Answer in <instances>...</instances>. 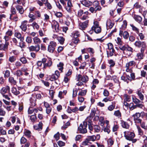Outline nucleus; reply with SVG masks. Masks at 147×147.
Masks as SVG:
<instances>
[{
  "label": "nucleus",
  "mask_w": 147,
  "mask_h": 147,
  "mask_svg": "<svg viewBox=\"0 0 147 147\" xmlns=\"http://www.w3.org/2000/svg\"><path fill=\"white\" fill-rule=\"evenodd\" d=\"M124 137L125 138L131 141L132 142L135 143L136 141V140L134 139L135 136L134 134L132 132L125 131L124 132Z\"/></svg>",
  "instance_id": "f257e3e1"
},
{
  "label": "nucleus",
  "mask_w": 147,
  "mask_h": 147,
  "mask_svg": "<svg viewBox=\"0 0 147 147\" xmlns=\"http://www.w3.org/2000/svg\"><path fill=\"white\" fill-rule=\"evenodd\" d=\"M134 44L136 47L139 48L142 47L141 51L142 52H143L144 51L146 47V44L145 42H142L139 40H138L136 41Z\"/></svg>",
  "instance_id": "f03ea898"
},
{
  "label": "nucleus",
  "mask_w": 147,
  "mask_h": 147,
  "mask_svg": "<svg viewBox=\"0 0 147 147\" xmlns=\"http://www.w3.org/2000/svg\"><path fill=\"white\" fill-rule=\"evenodd\" d=\"M144 115V112H142L140 113H136L135 114L133 115L132 117H133L135 123H141V121H142V120L140 119L139 118L140 117L141 115L142 116Z\"/></svg>",
  "instance_id": "7ed1b4c3"
},
{
  "label": "nucleus",
  "mask_w": 147,
  "mask_h": 147,
  "mask_svg": "<svg viewBox=\"0 0 147 147\" xmlns=\"http://www.w3.org/2000/svg\"><path fill=\"white\" fill-rule=\"evenodd\" d=\"M108 48L107 49V53L108 57H111L113 55L114 53L115 50L113 48V45L111 43L107 44Z\"/></svg>",
  "instance_id": "20e7f679"
},
{
  "label": "nucleus",
  "mask_w": 147,
  "mask_h": 147,
  "mask_svg": "<svg viewBox=\"0 0 147 147\" xmlns=\"http://www.w3.org/2000/svg\"><path fill=\"white\" fill-rule=\"evenodd\" d=\"M87 123L86 122H83V124L80 125L78 128V130L81 133L85 134L87 132L86 127H87Z\"/></svg>",
  "instance_id": "39448f33"
},
{
  "label": "nucleus",
  "mask_w": 147,
  "mask_h": 147,
  "mask_svg": "<svg viewBox=\"0 0 147 147\" xmlns=\"http://www.w3.org/2000/svg\"><path fill=\"white\" fill-rule=\"evenodd\" d=\"M91 29L96 33H100L101 30L100 27L99 26V22L97 21L94 22V26L92 27Z\"/></svg>",
  "instance_id": "423d86ee"
},
{
  "label": "nucleus",
  "mask_w": 147,
  "mask_h": 147,
  "mask_svg": "<svg viewBox=\"0 0 147 147\" xmlns=\"http://www.w3.org/2000/svg\"><path fill=\"white\" fill-rule=\"evenodd\" d=\"M56 45L57 44L56 42L53 41L50 42L48 46V51L51 53H53L55 49V47Z\"/></svg>",
  "instance_id": "0eeeda50"
},
{
  "label": "nucleus",
  "mask_w": 147,
  "mask_h": 147,
  "mask_svg": "<svg viewBox=\"0 0 147 147\" xmlns=\"http://www.w3.org/2000/svg\"><path fill=\"white\" fill-rule=\"evenodd\" d=\"M76 79L78 81H82V82L86 83L88 80V78L86 76H82L81 74H78L76 76Z\"/></svg>",
  "instance_id": "6e6552de"
},
{
  "label": "nucleus",
  "mask_w": 147,
  "mask_h": 147,
  "mask_svg": "<svg viewBox=\"0 0 147 147\" xmlns=\"http://www.w3.org/2000/svg\"><path fill=\"white\" fill-rule=\"evenodd\" d=\"M100 136L99 135H97L96 136L93 135L89 136L87 138V140L89 141H92L94 142L95 140H98L99 139Z\"/></svg>",
  "instance_id": "1a4fd4ad"
},
{
  "label": "nucleus",
  "mask_w": 147,
  "mask_h": 147,
  "mask_svg": "<svg viewBox=\"0 0 147 147\" xmlns=\"http://www.w3.org/2000/svg\"><path fill=\"white\" fill-rule=\"evenodd\" d=\"M52 26L53 29H55V30L56 32H59V25L58 22L55 20L52 21Z\"/></svg>",
  "instance_id": "9d476101"
},
{
  "label": "nucleus",
  "mask_w": 147,
  "mask_h": 147,
  "mask_svg": "<svg viewBox=\"0 0 147 147\" xmlns=\"http://www.w3.org/2000/svg\"><path fill=\"white\" fill-rule=\"evenodd\" d=\"M88 23V20H86L83 22L80 23L79 24V28L82 30H85L87 27Z\"/></svg>",
  "instance_id": "9b49d317"
},
{
  "label": "nucleus",
  "mask_w": 147,
  "mask_h": 147,
  "mask_svg": "<svg viewBox=\"0 0 147 147\" xmlns=\"http://www.w3.org/2000/svg\"><path fill=\"white\" fill-rule=\"evenodd\" d=\"M120 49L123 51L127 50L131 52H132L133 50L132 48L127 45H125L123 46L120 47Z\"/></svg>",
  "instance_id": "f8f14e48"
},
{
  "label": "nucleus",
  "mask_w": 147,
  "mask_h": 147,
  "mask_svg": "<svg viewBox=\"0 0 147 147\" xmlns=\"http://www.w3.org/2000/svg\"><path fill=\"white\" fill-rule=\"evenodd\" d=\"M29 49L30 51H35L37 52L40 49V47L39 45H37L35 46H31L29 47Z\"/></svg>",
  "instance_id": "ddd939ff"
},
{
  "label": "nucleus",
  "mask_w": 147,
  "mask_h": 147,
  "mask_svg": "<svg viewBox=\"0 0 147 147\" xmlns=\"http://www.w3.org/2000/svg\"><path fill=\"white\" fill-rule=\"evenodd\" d=\"M119 35L121 36H123V38L126 39H127L129 36V34L127 32L125 31L123 32V31L121 30L119 31Z\"/></svg>",
  "instance_id": "4468645a"
},
{
  "label": "nucleus",
  "mask_w": 147,
  "mask_h": 147,
  "mask_svg": "<svg viewBox=\"0 0 147 147\" xmlns=\"http://www.w3.org/2000/svg\"><path fill=\"white\" fill-rule=\"evenodd\" d=\"M52 65V62L51 61V59L50 58H49L48 59V60H47V62L44 64L43 68L44 69H46L47 67H49L51 66Z\"/></svg>",
  "instance_id": "2eb2a0df"
},
{
  "label": "nucleus",
  "mask_w": 147,
  "mask_h": 147,
  "mask_svg": "<svg viewBox=\"0 0 147 147\" xmlns=\"http://www.w3.org/2000/svg\"><path fill=\"white\" fill-rule=\"evenodd\" d=\"M10 88L9 86H7L5 87H3L0 91L1 93L2 94H4L6 93L7 92H9Z\"/></svg>",
  "instance_id": "dca6fc26"
},
{
  "label": "nucleus",
  "mask_w": 147,
  "mask_h": 147,
  "mask_svg": "<svg viewBox=\"0 0 147 147\" xmlns=\"http://www.w3.org/2000/svg\"><path fill=\"white\" fill-rule=\"evenodd\" d=\"M27 21L24 20L22 22L21 25L20 26V27L22 30L24 32H25L27 29Z\"/></svg>",
  "instance_id": "f3484780"
},
{
  "label": "nucleus",
  "mask_w": 147,
  "mask_h": 147,
  "mask_svg": "<svg viewBox=\"0 0 147 147\" xmlns=\"http://www.w3.org/2000/svg\"><path fill=\"white\" fill-rule=\"evenodd\" d=\"M9 45V42H5V44H1L0 45V50L5 51L7 49Z\"/></svg>",
  "instance_id": "a211bd4d"
},
{
  "label": "nucleus",
  "mask_w": 147,
  "mask_h": 147,
  "mask_svg": "<svg viewBox=\"0 0 147 147\" xmlns=\"http://www.w3.org/2000/svg\"><path fill=\"white\" fill-rule=\"evenodd\" d=\"M17 11H18L20 14H23L24 12V10L22 6L17 5L15 6Z\"/></svg>",
  "instance_id": "6ab92c4d"
},
{
  "label": "nucleus",
  "mask_w": 147,
  "mask_h": 147,
  "mask_svg": "<svg viewBox=\"0 0 147 147\" xmlns=\"http://www.w3.org/2000/svg\"><path fill=\"white\" fill-rule=\"evenodd\" d=\"M114 25L113 22L110 19H108L107 23L106 26L107 27H109V28H111Z\"/></svg>",
  "instance_id": "aec40b11"
},
{
  "label": "nucleus",
  "mask_w": 147,
  "mask_h": 147,
  "mask_svg": "<svg viewBox=\"0 0 147 147\" xmlns=\"http://www.w3.org/2000/svg\"><path fill=\"white\" fill-rule=\"evenodd\" d=\"M14 36L18 39H19L20 41H23L24 40V38L22 36L21 34L19 32H16L15 33Z\"/></svg>",
  "instance_id": "412c9836"
},
{
  "label": "nucleus",
  "mask_w": 147,
  "mask_h": 147,
  "mask_svg": "<svg viewBox=\"0 0 147 147\" xmlns=\"http://www.w3.org/2000/svg\"><path fill=\"white\" fill-rule=\"evenodd\" d=\"M81 3L83 5L86 7H88L92 4V3L89 1H81Z\"/></svg>",
  "instance_id": "4be33fe9"
},
{
  "label": "nucleus",
  "mask_w": 147,
  "mask_h": 147,
  "mask_svg": "<svg viewBox=\"0 0 147 147\" xmlns=\"http://www.w3.org/2000/svg\"><path fill=\"white\" fill-rule=\"evenodd\" d=\"M42 123L41 122H40L38 125H34V127L35 129L40 131L42 129Z\"/></svg>",
  "instance_id": "5701e85b"
},
{
  "label": "nucleus",
  "mask_w": 147,
  "mask_h": 147,
  "mask_svg": "<svg viewBox=\"0 0 147 147\" xmlns=\"http://www.w3.org/2000/svg\"><path fill=\"white\" fill-rule=\"evenodd\" d=\"M142 92L141 90H138L137 91V94L140 100H143L144 99V96L142 94Z\"/></svg>",
  "instance_id": "b1692460"
},
{
  "label": "nucleus",
  "mask_w": 147,
  "mask_h": 147,
  "mask_svg": "<svg viewBox=\"0 0 147 147\" xmlns=\"http://www.w3.org/2000/svg\"><path fill=\"white\" fill-rule=\"evenodd\" d=\"M136 62H135V61H132L127 63L126 64L125 66H127V67H130L133 66H134Z\"/></svg>",
  "instance_id": "393cba45"
},
{
  "label": "nucleus",
  "mask_w": 147,
  "mask_h": 147,
  "mask_svg": "<svg viewBox=\"0 0 147 147\" xmlns=\"http://www.w3.org/2000/svg\"><path fill=\"white\" fill-rule=\"evenodd\" d=\"M28 17L30 18L29 20L30 22H32L34 20L36 19L35 16L32 14L29 13L28 15Z\"/></svg>",
  "instance_id": "a878e982"
},
{
  "label": "nucleus",
  "mask_w": 147,
  "mask_h": 147,
  "mask_svg": "<svg viewBox=\"0 0 147 147\" xmlns=\"http://www.w3.org/2000/svg\"><path fill=\"white\" fill-rule=\"evenodd\" d=\"M24 133V135L28 138H30L31 137V132L28 130H25Z\"/></svg>",
  "instance_id": "bb28decb"
},
{
  "label": "nucleus",
  "mask_w": 147,
  "mask_h": 147,
  "mask_svg": "<svg viewBox=\"0 0 147 147\" xmlns=\"http://www.w3.org/2000/svg\"><path fill=\"white\" fill-rule=\"evenodd\" d=\"M140 123L141 127L145 129H147V125L146 123L144 121H141V122L140 123Z\"/></svg>",
  "instance_id": "cd10ccee"
},
{
  "label": "nucleus",
  "mask_w": 147,
  "mask_h": 147,
  "mask_svg": "<svg viewBox=\"0 0 147 147\" xmlns=\"http://www.w3.org/2000/svg\"><path fill=\"white\" fill-rule=\"evenodd\" d=\"M134 18L135 20L139 23L141 22L142 20V18L139 16L134 15Z\"/></svg>",
  "instance_id": "c85d7f7f"
},
{
  "label": "nucleus",
  "mask_w": 147,
  "mask_h": 147,
  "mask_svg": "<svg viewBox=\"0 0 147 147\" xmlns=\"http://www.w3.org/2000/svg\"><path fill=\"white\" fill-rule=\"evenodd\" d=\"M130 26L131 27L133 31L135 32L137 34H139V29L137 27H136L133 24H130Z\"/></svg>",
  "instance_id": "c756f323"
},
{
  "label": "nucleus",
  "mask_w": 147,
  "mask_h": 147,
  "mask_svg": "<svg viewBox=\"0 0 147 147\" xmlns=\"http://www.w3.org/2000/svg\"><path fill=\"white\" fill-rule=\"evenodd\" d=\"M116 42L118 45H119V48L120 49V47L121 46H123V42L121 40V39L117 37V40H116Z\"/></svg>",
  "instance_id": "7c9ffc66"
},
{
  "label": "nucleus",
  "mask_w": 147,
  "mask_h": 147,
  "mask_svg": "<svg viewBox=\"0 0 147 147\" xmlns=\"http://www.w3.org/2000/svg\"><path fill=\"white\" fill-rule=\"evenodd\" d=\"M11 91L12 93L15 95H18L20 93V92L17 90L16 88L14 87L12 88Z\"/></svg>",
  "instance_id": "2f4dec72"
},
{
  "label": "nucleus",
  "mask_w": 147,
  "mask_h": 147,
  "mask_svg": "<svg viewBox=\"0 0 147 147\" xmlns=\"http://www.w3.org/2000/svg\"><path fill=\"white\" fill-rule=\"evenodd\" d=\"M33 40L34 43L35 44H40L41 42L40 39L37 37H34L33 38Z\"/></svg>",
  "instance_id": "473e14b6"
},
{
  "label": "nucleus",
  "mask_w": 147,
  "mask_h": 147,
  "mask_svg": "<svg viewBox=\"0 0 147 147\" xmlns=\"http://www.w3.org/2000/svg\"><path fill=\"white\" fill-rule=\"evenodd\" d=\"M121 125L123 128L128 129L129 127V125L128 123L125 121H122L121 122Z\"/></svg>",
  "instance_id": "72a5a7b5"
},
{
  "label": "nucleus",
  "mask_w": 147,
  "mask_h": 147,
  "mask_svg": "<svg viewBox=\"0 0 147 147\" xmlns=\"http://www.w3.org/2000/svg\"><path fill=\"white\" fill-rule=\"evenodd\" d=\"M36 99H35V97L31 98V99L30 105L33 107L35 106L36 105Z\"/></svg>",
  "instance_id": "f704fd0d"
},
{
  "label": "nucleus",
  "mask_w": 147,
  "mask_h": 147,
  "mask_svg": "<svg viewBox=\"0 0 147 147\" xmlns=\"http://www.w3.org/2000/svg\"><path fill=\"white\" fill-rule=\"evenodd\" d=\"M10 11L11 14H10V19H11V18L12 15L15 14L16 13V10L15 8L13 7L12 6L11 7Z\"/></svg>",
  "instance_id": "c9c22d12"
},
{
  "label": "nucleus",
  "mask_w": 147,
  "mask_h": 147,
  "mask_svg": "<svg viewBox=\"0 0 147 147\" xmlns=\"http://www.w3.org/2000/svg\"><path fill=\"white\" fill-rule=\"evenodd\" d=\"M136 127L138 130L139 135L142 136L143 134V131L141 128L139 126L136 125Z\"/></svg>",
  "instance_id": "e433bc0d"
},
{
  "label": "nucleus",
  "mask_w": 147,
  "mask_h": 147,
  "mask_svg": "<svg viewBox=\"0 0 147 147\" xmlns=\"http://www.w3.org/2000/svg\"><path fill=\"white\" fill-rule=\"evenodd\" d=\"M87 92V90H82L81 92H80L79 93L78 96H84L86 95Z\"/></svg>",
  "instance_id": "4c0bfd02"
},
{
  "label": "nucleus",
  "mask_w": 147,
  "mask_h": 147,
  "mask_svg": "<svg viewBox=\"0 0 147 147\" xmlns=\"http://www.w3.org/2000/svg\"><path fill=\"white\" fill-rule=\"evenodd\" d=\"M99 121L100 123V124L101 126H103L104 125L105 121L103 117H100L99 119Z\"/></svg>",
  "instance_id": "58836bf2"
},
{
  "label": "nucleus",
  "mask_w": 147,
  "mask_h": 147,
  "mask_svg": "<svg viewBox=\"0 0 147 147\" xmlns=\"http://www.w3.org/2000/svg\"><path fill=\"white\" fill-rule=\"evenodd\" d=\"M30 119L32 122L33 123L37 119V117L36 115H32L30 116Z\"/></svg>",
  "instance_id": "ea45409f"
},
{
  "label": "nucleus",
  "mask_w": 147,
  "mask_h": 147,
  "mask_svg": "<svg viewBox=\"0 0 147 147\" xmlns=\"http://www.w3.org/2000/svg\"><path fill=\"white\" fill-rule=\"evenodd\" d=\"M63 63L60 62L57 65V66L58 67L59 69L62 72L63 69Z\"/></svg>",
  "instance_id": "a19ab883"
},
{
  "label": "nucleus",
  "mask_w": 147,
  "mask_h": 147,
  "mask_svg": "<svg viewBox=\"0 0 147 147\" xmlns=\"http://www.w3.org/2000/svg\"><path fill=\"white\" fill-rule=\"evenodd\" d=\"M73 37L74 38H77L80 35V34L78 31H76L72 34Z\"/></svg>",
  "instance_id": "79ce46f5"
},
{
  "label": "nucleus",
  "mask_w": 147,
  "mask_h": 147,
  "mask_svg": "<svg viewBox=\"0 0 147 147\" xmlns=\"http://www.w3.org/2000/svg\"><path fill=\"white\" fill-rule=\"evenodd\" d=\"M93 129L95 132H98L100 130V127L98 125H95L94 126Z\"/></svg>",
  "instance_id": "37998d69"
},
{
  "label": "nucleus",
  "mask_w": 147,
  "mask_h": 147,
  "mask_svg": "<svg viewBox=\"0 0 147 147\" xmlns=\"http://www.w3.org/2000/svg\"><path fill=\"white\" fill-rule=\"evenodd\" d=\"M57 40L61 44H63L64 43L65 39L63 37L59 36Z\"/></svg>",
  "instance_id": "c03bdc74"
},
{
  "label": "nucleus",
  "mask_w": 147,
  "mask_h": 147,
  "mask_svg": "<svg viewBox=\"0 0 147 147\" xmlns=\"http://www.w3.org/2000/svg\"><path fill=\"white\" fill-rule=\"evenodd\" d=\"M14 74L18 77H20L22 75V73L21 70H18L15 72Z\"/></svg>",
  "instance_id": "a18cd8bd"
},
{
  "label": "nucleus",
  "mask_w": 147,
  "mask_h": 147,
  "mask_svg": "<svg viewBox=\"0 0 147 147\" xmlns=\"http://www.w3.org/2000/svg\"><path fill=\"white\" fill-rule=\"evenodd\" d=\"M78 92V90L76 88H75L73 89V98H74L77 95Z\"/></svg>",
  "instance_id": "49530a36"
},
{
  "label": "nucleus",
  "mask_w": 147,
  "mask_h": 147,
  "mask_svg": "<svg viewBox=\"0 0 147 147\" xmlns=\"http://www.w3.org/2000/svg\"><path fill=\"white\" fill-rule=\"evenodd\" d=\"M9 80L10 82L13 84L15 85L16 84V81L14 80V78L12 77H10L9 78Z\"/></svg>",
  "instance_id": "de8ad7c7"
},
{
  "label": "nucleus",
  "mask_w": 147,
  "mask_h": 147,
  "mask_svg": "<svg viewBox=\"0 0 147 147\" xmlns=\"http://www.w3.org/2000/svg\"><path fill=\"white\" fill-rule=\"evenodd\" d=\"M32 26L34 29H38L39 26L38 24L35 22H34L32 24Z\"/></svg>",
  "instance_id": "09e8293b"
},
{
  "label": "nucleus",
  "mask_w": 147,
  "mask_h": 147,
  "mask_svg": "<svg viewBox=\"0 0 147 147\" xmlns=\"http://www.w3.org/2000/svg\"><path fill=\"white\" fill-rule=\"evenodd\" d=\"M132 100L133 102L136 104H137L141 102L140 100L135 97H132Z\"/></svg>",
  "instance_id": "8fccbe9b"
},
{
  "label": "nucleus",
  "mask_w": 147,
  "mask_h": 147,
  "mask_svg": "<svg viewBox=\"0 0 147 147\" xmlns=\"http://www.w3.org/2000/svg\"><path fill=\"white\" fill-rule=\"evenodd\" d=\"M70 123L69 121L67 122L61 128L62 129H65L67 128L70 125Z\"/></svg>",
  "instance_id": "3c124183"
},
{
  "label": "nucleus",
  "mask_w": 147,
  "mask_h": 147,
  "mask_svg": "<svg viewBox=\"0 0 147 147\" xmlns=\"http://www.w3.org/2000/svg\"><path fill=\"white\" fill-rule=\"evenodd\" d=\"M6 134V131L3 129L2 127H0V135H5Z\"/></svg>",
  "instance_id": "603ef678"
},
{
  "label": "nucleus",
  "mask_w": 147,
  "mask_h": 147,
  "mask_svg": "<svg viewBox=\"0 0 147 147\" xmlns=\"http://www.w3.org/2000/svg\"><path fill=\"white\" fill-rule=\"evenodd\" d=\"M60 134L59 132H57L54 136V138L56 141L58 140L59 139Z\"/></svg>",
  "instance_id": "864d4df0"
},
{
  "label": "nucleus",
  "mask_w": 147,
  "mask_h": 147,
  "mask_svg": "<svg viewBox=\"0 0 147 147\" xmlns=\"http://www.w3.org/2000/svg\"><path fill=\"white\" fill-rule=\"evenodd\" d=\"M57 144L58 146L60 147L64 146L65 145V143L61 141H59L57 142Z\"/></svg>",
  "instance_id": "5fc2aeb1"
},
{
  "label": "nucleus",
  "mask_w": 147,
  "mask_h": 147,
  "mask_svg": "<svg viewBox=\"0 0 147 147\" xmlns=\"http://www.w3.org/2000/svg\"><path fill=\"white\" fill-rule=\"evenodd\" d=\"M114 115L116 116L120 117L121 116V114L119 111L117 110L115 111L114 113Z\"/></svg>",
  "instance_id": "6e6d98bb"
},
{
  "label": "nucleus",
  "mask_w": 147,
  "mask_h": 147,
  "mask_svg": "<svg viewBox=\"0 0 147 147\" xmlns=\"http://www.w3.org/2000/svg\"><path fill=\"white\" fill-rule=\"evenodd\" d=\"M16 60V58L15 56H11L10 57L9 59V61L11 63H13Z\"/></svg>",
  "instance_id": "4d7b16f0"
},
{
  "label": "nucleus",
  "mask_w": 147,
  "mask_h": 147,
  "mask_svg": "<svg viewBox=\"0 0 147 147\" xmlns=\"http://www.w3.org/2000/svg\"><path fill=\"white\" fill-rule=\"evenodd\" d=\"M138 34V36L140 37V39L141 40H144V38H145L144 35L142 33H139V34Z\"/></svg>",
  "instance_id": "13d9d810"
},
{
  "label": "nucleus",
  "mask_w": 147,
  "mask_h": 147,
  "mask_svg": "<svg viewBox=\"0 0 147 147\" xmlns=\"http://www.w3.org/2000/svg\"><path fill=\"white\" fill-rule=\"evenodd\" d=\"M129 107L130 110H133L136 108V106L134 105L133 103H131L129 104Z\"/></svg>",
  "instance_id": "bf43d9fd"
},
{
  "label": "nucleus",
  "mask_w": 147,
  "mask_h": 147,
  "mask_svg": "<svg viewBox=\"0 0 147 147\" xmlns=\"http://www.w3.org/2000/svg\"><path fill=\"white\" fill-rule=\"evenodd\" d=\"M6 112L3 109L0 108V116H4Z\"/></svg>",
  "instance_id": "052dcab7"
},
{
  "label": "nucleus",
  "mask_w": 147,
  "mask_h": 147,
  "mask_svg": "<svg viewBox=\"0 0 147 147\" xmlns=\"http://www.w3.org/2000/svg\"><path fill=\"white\" fill-rule=\"evenodd\" d=\"M78 100L80 102H82L84 100V98L81 96H78Z\"/></svg>",
  "instance_id": "680f3d73"
},
{
  "label": "nucleus",
  "mask_w": 147,
  "mask_h": 147,
  "mask_svg": "<svg viewBox=\"0 0 147 147\" xmlns=\"http://www.w3.org/2000/svg\"><path fill=\"white\" fill-rule=\"evenodd\" d=\"M17 46L20 47L21 48H24L25 47V45L23 41H21L19 43H18Z\"/></svg>",
  "instance_id": "e2e57ef3"
},
{
  "label": "nucleus",
  "mask_w": 147,
  "mask_h": 147,
  "mask_svg": "<svg viewBox=\"0 0 147 147\" xmlns=\"http://www.w3.org/2000/svg\"><path fill=\"white\" fill-rule=\"evenodd\" d=\"M26 41L28 43H31L32 42V40L31 37L27 36L26 39Z\"/></svg>",
  "instance_id": "0e129e2a"
},
{
  "label": "nucleus",
  "mask_w": 147,
  "mask_h": 147,
  "mask_svg": "<svg viewBox=\"0 0 147 147\" xmlns=\"http://www.w3.org/2000/svg\"><path fill=\"white\" fill-rule=\"evenodd\" d=\"M87 49L88 52L91 54H93L94 53V50L92 48H88Z\"/></svg>",
  "instance_id": "69168bd1"
},
{
  "label": "nucleus",
  "mask_w": 147,
  "mask_h": 147,
  "mask_svg": "<svg viewBox=\"0 0 147 147\" xmlns=\"http://www.w3.org/2000/svg\"><path fill=\"white\" fill-rule=\"evenodd\" d=\"M71 7H65V9L69 13H71L72 12Z\"/></svg>",
  "instance_id": "338daca9"
},
{
  "label": "nucleus",
  "mask_w": 147,
  "mask_h": 147,
  "mask_svg": "<svg viewBox=\"0 0 147 147\" xmlns=\"http://www.w3.org/2000/svg\"><path fill=\"white\" fill-rule=\"evenodd\" d=\"M70 77H67L65 76L64 77L63 81L65 83H67L70 80Z\"/></svg>",
  "instance_id": "774afa93"
}]
</instances>
